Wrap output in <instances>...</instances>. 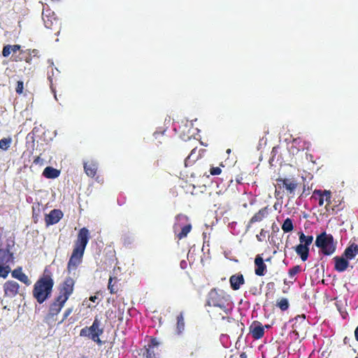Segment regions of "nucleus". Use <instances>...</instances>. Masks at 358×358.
<instances>
[{
	"label": "nucleus",
	"mask_w": 358,
	"mask_h": 358,
	"mask_svg": "<svg viewBox=\"0 0 358 358\" xmlns=\"http://www.w3.org/2000/svg\"><path fill=\"white\" fill-rule=\"evenodd\" d=\"M315 245L320 248L324 255H332L336 249V243L334 242L333 236L325 231L316 237Z\"/></svg>",
	"instance_id": "obj_1"
},
{
	"label": "nucleus",
	"mask_w": 358,
	"mask_h": 358,
	"mask_svg": "<svg viewBox=\"0 0 358 358\" xmlns=\"http://www.w3.org/2000/svg\"><path fill=\"white\" fill-rule=\"evenodd\" d=\"M71 293V292H60L55 298L53 303L50 305L49 313L46 316V320L48 322H54L55 320V317L61 311Z\"/></svg>",
	"instance_id": "obj_2"
},
{
	"label": "nucleus",
	"mask_w": 358,
	"mask_h": 358,
	"mask_svg": "<svg viewBox=\"0 0 358 358\" xmlns=\"http://www.w3.org/2000/svg\"><path fill=\"white\" fill-rule=\"evenodd\" d=\"M299 239L300 243L295 247V252L303 262H306L309 256V246L313 241V236H306L303 232H299Z\"/></svg>",
	"instance_id": "obj_3"
},
{
	"label": "nucleus",
	"mask_w": 358,
	"mask_h": 358,
	"mask_svg": "<svg viewBox=\"0 0 358 358\" xmlns=\"http://www.w3.org/2000/svg\"><path fill=\"white\" fill-rule=\"evenodd\" d=\"M277 185L280 189H282L287 195L293 197L295 190L298 187V182L294 178H278L276 179Z\"/></svg>",
	"instance_id": "obj_4"
},
{
	"label": "nucleus",
	"mask_w": 358,
	"mask_h": 358,
	"mask_svg": "<svg viewBox=\"0 0 358 358\" xmlns=\"http://www.w3.org/2000/svg\"><path fill=\"white\" fill-rule=\"evenodd\" d=\"M53 285L54 281L51 273L45 269L42 276L35 283L34 291H52Z\"/></svg>",
	"instance_id": "obj_5"
},
{
	"label": "nucleus",
	"mask_w": 358,
	"mask_h": 358,
	"mask_svg": "<svg viewBox=\"0 0 358 358\" xmlns=\"http://www.w3.org/2000/svg\"><path fill=\"white\" fill-rule=\"evenodd\" d=\"M312 198L318 200L320 206L324 205V201L327 203L325 208L327 211H329L331 204V192L330 190L315 189L313 192Z\"/></svg>",
	"instance_id": "obj_6"
},
{
	"label": "nucleus",
	"mask_w": 358,
	"mask_h": 358,
	"mask_svg": "<svg viewBox=\"0 0 358 358\" xmlns=\"http://www.w3.org/2000/svg\"><path fill=\"white\" fill-rule=\"evenodd\" d=\"M90 238V231L86 227L81 228L78 231L77 240L75 243L74 249H78L85 252Z\"/></svg>",
	"instance_id": "obj_7"
},
{
	"label": "nucleus",
	"mask_w": 358,
	"mask_h": 358,
	"mask_svg": "<svg viewBox=\"0 0 358 358\" xmlns=\"http://www.w3.org/2000/svg\"><path fill=\"white\" fill-rule=\"evenodd\" d=\"M84 252L83 251L73 248L67 264V271L69 273L77 269L78 266L82 263Z\"/></svg>",
	"instance_id": "obj_8"
},
{
	"label": "nucleus",
	"mask_w": 358,
	"mask_h": 358,
	"mask_svg": "<svg viewBox=\"0 0 358 358\" xmlns=\"http://www.w3.org/2000/svg\"><path fill=\"white\" fill-rule=\"evenodd\" d=\"M43 20L45 27L50 29H57L60 25L59 19L52 11L47 10L45 13H43Z\"/></svg>",
	"instance_id": "obj_9"
},
{
	"label": "nucleus",
	"mask_w": 358,
	"mask_h": 358,
	"mask_svg": "<svg viewBox=\"0 0 358 358\" xmlns=\"http://www.w3.org/2000/svg\"><path fill=\"white\" fill-rule=\"evenodd\" d=\"M223 292H210L207 300V305L209 306L224 308V298L221 294Z\"/></svg>",
	"instance_id": "obj_10"
},
{
	"label": "nucleus",
	"mask_w": 358,
	"mask_h": 358,
	"mask_svg": "<svg viewBox=\"0 0 358 358\" xmlns=\"http://www.w3.org/2000/svg\"><path fill=\"white\" fill-rule=\"evenodd\" d=\"M63 213L59 209H53L49 214H46L45 217V222L47 226L53 225L59 222L63 217Z\"/></svg>",
	"instance_id": "obj_11"
},
{
	"label": "nucleus",
	"mask_w": 358,
	"mask_h": 358,
	"mask_svg": "<svg viewBox=\"0 0 358 358\" xmlns=\"http://www.w3.org/2000/svg\"><path fill=\"white\" fill-rule=\"evenodd\" d=\"M270 211V208L268 206L264 207L259 210L257 213H256L249 220L248 224L247 225V228H250L251 225L255 222H259L262 221L264 218H266Z\"/></svg>",
	"instance_id": "obj_12"
},
{
	"label": "nucleus",
	"mask_w": 358,
	"mask_h": 358,
	"mask_svg": "<svg viewBox=\"0 0 358 358\" xmlns=\"http://www.w3.org/2000/svg\"><path fill=\"white\" fill-rule=\"evenodd\" d=\"M333 259L335 262L334 269L338 272H343L349 266L348 259H347L343 255L341 257L336 256Z\"/></svg>",
	"instance_id": "obj_13"
},
{
	"label": "nucleus",
	"mask_w": 358,
	"mask_h": 358,
	"mask_svg": "<svg viewBox=\"0 0 358 358\" xmlns=\"http://www.w3.org/2000/svg\"><path fill=\"white\" fill-rule=\"evenodd\" d=\"M99 322L97 319H95L92 325L90 327V332L92 334L91 339L99 344L101 343V341L99 338V335L103 333V329L99 327Z\"/></svg>",
	"instance_id": "obj_14"
},
{
	"label": "nucleus",
	"mask_w": 358,
	"mask_h": 358,
	"mask_svg": "<svg viewBox=\"0 0 358 358\" xmlns=\"http://www.w3.org/2000/svg\"><path fill=\"white\" fill-rule=\"evenodd\" d=\"M98 169V163L90 160L84 163V171L87 176L93 178L96 176Z\"/></svg>",
	"instance_id": "obj_15"
},
{
	"label": "nucleus",
	"mask_w": 358,
	"mask_h": 358,
	"mask_svg": "<svg viewBox=\"0 0 358 358\" xmlns=\"http://www.w3.org/2000/svg\"><path fill=\"white\" fill-rule=\"evenodd\" d=\"M229 282L231 287L234 290H237L245 283V279L243 274L238 273L230 277Z\"/></svg>",
	"instance_id": "obj_16"
},
{
	"label": "nucleus",
	"mask_w": 358,
	"mask_h": 358,
	"mask_svg": "<svg viewBox=\"0 0 358 358\" xmlns=\"http://www.w3.org/2000/svg\"><path fill=\"white\" fill-rule=\"evenodd\" d=\"M250 332L252 337L259 339L264 335V327L259 322H254L250 327Z\"/></svg>",
	"instance_id": "obj_17"
},
{
	"label": "nucleus",
	"mask_w": 358,
	"mask_h": 358,
	"mask_svg": "<svg viewBox=\"0 0 358 358\" xmlns=\"http://www.w3.org/2000/svg\"><path fill=\"white\" fill-rule=\"evenodd\" d=\"M255 273L257 275H264L266 270V266L264 262V259L259 255H257L255 259Z\"/></svg>",
	"instance_id": "obj_18"
},
{
	"label": "nucleus",
	"mask_w": 358,
	"mask_h": 358,
	"mask_svg": "<svg viewBox=\"0 0 358 358\" xmlns=\"http://www.w3.org/2000/svg\"><path fill=\"white\" fill-rule=\"evenodd\" d=\"M358 255V245L356 243H352L347 247L343 255L348 260L352 259Z\"/></svg>",
	"instance_id": "obj_19"
},
{
	"label": "nucleus",
	"mask_w": 358,
	"mask_h": 358,
	"mask_svg": "<svg viewBox=\"0 0 358 358\" xmlns=\"http://www.w3.org/2000/svg\"><path fill=\"white\" fill-rule=\"evenodd\" d=\"M11 275L12 277L19 280L20 281H21L22 282L24 283L27 285H30L31 283L28 276L22 271L21 268L14 269L12 271Z\"/></svg>",
	"instance_id": "obj_20"
},
{
	"label": "nucleus",
	"mask_w": 358,
	"mask_h": 358,
	"mask_svg": "<svg viewBox=\"0 0 358 358\" xmlns=\"http://www.w3.org/2000/svg\"><path fill=\"white\" fill-rule=\"evenodd\" d=\"M189 222V218L187 215L179 214L176 217V222L173 225L175 231L182 229V227Z\"/></svg>",
	"instance_id": "obj_21"
},
{
	"label": "nucleus",
	"mask_w": 358,
	"mask_h": 358,
	"mask_svg": "<svg viewBox=\"0 0 358 358\" xmlns=\"http://www.w3.org/2000/svg\"><path fill=\"white\" fill-rule=\"evenodd\" d=\"M60 171L52 166H47L43 171V176L48 179H55L59 177Z\"/></svg>",
	"instance_id": "obj_22"
},
{
	"label": "nucleus",
	"mask_w": 358,
	"mask_h": 358,
	"mask_svg": "<svg viewBox=\"0 0 358 358\" xmlns=\"http://www.w3.org/2000/svg\"><path fill=\"white\" fill-rule=\"evenodd\" d=\"M199 156L200 155L197 153L196 148L192 149L190 154L185 159V166L192 165L199 158Z\"/></svg>",
	"instance_id": "obj_23"
},
{
	"label": "nucleus",
	"mask_w": 358,
	"mask_h": 358,
	"mask_svg": "<svg viewBox=\"0 0 358 358\" xmlns=\"http://www.w3.org/2000/svg\"><path fill=\"white\" fill-rule=\"evenodd\" d=\"M75 280L71 277H66L62 284L61 291H73Z\"/></svg>",
	"instance_id": "obj_24"
},
{
	"label": "nucleus",
	"mask_w": 358,
	"mask_h": 358,
	"mask_svg": "<svg viewBox=\"0 0 358 358\" xmlns=\"http://www.w3.org/2000/svg\"><path fill=\"white\" fill-rule=\"evenodd\" d=\"M184 330H185V319H184L183 313H180V314L177 317L176 334L178 335H180L184 331Z\"/></svg>",
	"instance_id": "obj_25"
},
{
	"label": "nucleus",
	"mask_w": 358,
	"mask_h": 358,
	"mask_svg": "<svg viewBox=\"0 0 358 358\" xmlns=\"http://www.w3.org/2000/svg\"><path fill=\"white\" fill-rule=\"evenodd\" d=\"M275 305L281 310L285 311L287 310L289 306V299L284 296H280L277 299Z\"/></svg>",
	"instance_id": "obj_26"
},
{
	"label": "nucleus",
	"mask_w": 358,
	"mask_h": 358,
	"mask_svg": "<svg viewBox=\"0 0 358 358\" xmlns=\"http://www.w3.org/2000/svg\"><path fill=\"white\" fill-rule=\"evenodd\" d=\"M121 284L117 277H110L108 280V288L110 291H117L120 289Z\"/></svg>",
	"instance_id": "obj_27"
},
{
	"label": "nucleus",
	"mask_w": 358,
	"mask_h": 358,
	"mask_svg": "<svg viewBox=\"0 0 358 358\" xmlns=\"http://www.w3.org/2000/svg\"><path fill=\"white\" fill-rule=\"evenodd\" d=\"M192 224L190 222L188 224H185L182 229H180V231L177 234V237L179 239H182L187 236V234L191 231L192 230Z\"/></svg>",
	"instance_id": "obj_28"
},
{
	"label": "nucleus",
	"mask_w": 358,
	"mask_h": 358,
	"mask_svg": "<svg viewBox=\"0 0 358 358\" xmlns=\"http://www.w3.org/2000/svg\"><path fill=\"white\" fill-rule=\"evenodd\" d=\"M294 229V224L292 219L287 217L282 224V229L285 233L290 232Z\"/></svg>",
	"instance_id": "obj_29"
},
{
	"label": "nucleus",
	"mask_w": 358,
	"mask_h": 358,
	"mask_svg": "<svg viewBox=\"0 0 358 358\" xmlns=\"http://www.w3.org/2000/svg\"><path fill=\"white\" fill-rule=\"evenodd\" d=\"M19 289V285L17 282L9 280L4 285V291H17Z\"/></svg>",
	"instance_id": "obj_30"
},
{
	"label": "nucleus",
	"mask_w": 358,
	"mask_h": 358,
	"mask_svg": "<svg viewBox=\"0 0 358 358\" xmlns=\"http://www.w3.org/2000/svg\"><path fill=\"white\" fill-rule=\"evenodd\" d=\"M50 292H33L34 298L40 303H42L46 299H48Z\"/></svg>",
	"instance_id": "obj_31"
},
{
	"label": "nucleus",
	"mask_w": 358,
	"mask_h": 358,
	"mask_svg": "<svg viewBox=\"0 0 358 358\" xmlns=\"http://www.w3.org/2000/svg\"><path fill=\"white\" fill-rule=\"evenodd\" d=\"M24 82L22 80H18L16 83V87H15V92L18 95L23 94L24 96H27V90L24 92Z\"/></svg>",
	"instance_id": "obj_32"
},
{
	"label": "nucleus",
	"mask_w": 358,
	"mask_h": 358,
	"mask_svg": "<svg viewBox=\"0 0 358 358\" xmlns=\"http://www.w3.org/2000/svg\"><path fill=\"white\" fill-rule=\"evenodd\" d=\"M12 143V138L10 137L3 138L0 140V149L3 150H7Z\"/></svg>",
	"instance_id": "obj_33"
},
{
	"label": "nucleus",
	"mask_w": 358,
	"mask_h": 358,
	"mask_svg": "<svg viewBox=\"0 0 358 358\" xmlns=\"http://www.w3.org/2000/svg\"><path fill=\"white\" fill-rule=\"evenodd\" d=\"M13 52L12 45H6L3 48L2 55L8 57Z\"/></svg>",
	"instance_id": "obj_34"
},
{
	"label": "nucleus",
	"mask_w": 358,
	"mask_h": 358,
	"mask_svg": "<svg viewBox=\"0 0 358 358\" xmlns=\"http://www.w3.org/2000/svg\"><path fill=\"white\" fill-rule=\"evenodd\" d=\"M301 271L300 266H295L289 270V275L292 278Z\"/></svg>",
	"instance_id": "obj_35"
},
{
	"label": "nucleus",
	"mask_w": 358,
	"mask_h": 358,
	"mask_svg": "<svg viewBox=\"0 0 358 358\" xmlns=\"http://www.w3.org/2000/svg\"><path fill=\"white\" fill-rule=\"evenodd\" d=\"M146 357L147 358H156L155 353V349H153V348H151L150 345H148V348L146 349Z\"/></svg>",
	"instance_id": "obj_36"
},
{
	"label": "nucleus",
	"mask_w": 358,
	"mask_h": 358,
	"mask_svg": "<svg viewBox=\"0 0 358 358\" xmlns=\"http://www.w3.org/2000/svg\"><path fill=\"white\" fill-rule=\"evenodd\" d=\"M221 173H222V169L218 166H216V167L212 166L210 169V173L212 176H217V175H220Z\"/></svg>",
	"instance_id": "obj_37"
},
{
	"label": "nucleus",
	"mask_w": 358,
	"mask_h": 358,
	"mask_svg": "<svg viewBox=\"0 0 358 358\" xmlns=\"http://www.w3.org/2000/svg\"><path fill=\"white\" fill-rule=\"evenodd\" d=\"M267 231L264 229H262L259 234L256 236V238L258 241L262 242L264 241V238H265Z\"/></svg>",
	"instance_id": "obj_38"
},
{
	"label": "nucleus",
	"mask_w": 358,
	"mask_h": 358,
	"mask_svg": "<svg viewBox=\"0 0 358 358\" xmlns=\"http://www.w3.org/2000/svg\"><path fill=\"white\" fill-rule=\"evenodd\" d=\"M165 131V130H163L162 131H155L154 133V136L155 139L157 140L158 138L160 139L161 138H162L163 141H164L166 139V138L164 136Z\"/></svg>",
	"instance_id": "obj_39"
},
{
	"label": "nucleus",
	"mask_w": 358,
	"mask_h": 358,
	"mask_svg": "<svg viewBox=\"0 0 358 358\" xmlns=\"http://www.w3.org/2000/svg\"><path fill=\"white\" fill-rule=\"evenodd\" d=\"M80 335L81 336H88L91 338L92 334L90 332V328H84L81 329Z\"/></svg>",
	"instance_id": "obj_40"
},
{
	"label": "nucleus",
	"mask_w": 358,
	"mask_h": 358,
	"mask_svg": "<svg viewBox=\"0 0 358 358\" xmlns=\"http://www.w3.org/2000/svg\"><path fill=\"white\" fill-rule=\"evenodd\" d=\"M72 311H73L72 308H67L64 313L63 319L58 324H62L69 317V315H70V314L72 313Z\"/></svg>",
	"instance_id": "obj_41"
},
{
	"label": "nucleus",
	"mask_w": 358,
	"mask_h": 358,
	"mask_svg": "<svg viewBox=\"0 0 358 358\" xmlns=\"http://www.w3.org/2000/svg\"><path fill=\"white\" fill-rule=\"evenodd\" d=\"M27 51H28V55H29L32 57H39V55H38L39 52L38 50L33 49V50H28Z\"/></svg>",
	"instance_id": "obj_42"
},
{
	"label": "nucleus",
	"mask_w": 358,
	"mask_h": 358,
	"mask_svg": "<svg viewBox=\"0 0 358 358\" xmlns=\"http://www.w3.org/2000/svg\"><path fill=\"white\" fill-rule=\"evenodd\" d=\"M305 298H308L311 301L315 302V300L317 299V295H316L315 292H310V294H308V295L306 294L305 295Z\"/></svg>",
	"instance_id": "obj_43"
},
{
	"label": "nucleus",
	"mask_w": 358,
	"mask_h": 358,
	"mask_svg": "<svg viewBox=\"0 0 358 358\" xmlns=\"http://www.w3.org/2000/svg\"><path fill=\"white\" fill-rule=\"evenodd\" d=\"M295 320H296V321H301L302 322V324L303 326H306V324H307V322L305 320V316L303 315L296 316L295 317Z\"/></svg>",
	"instance_id": "obj_44"
},
{
	"label": "nucleus",
	"mask_w": 358,
	"mask_h": 358,
	"mask_svg": "<svg viewBox=\"0 0 358 358\" xmlns=\"http://www.w3.org/2000/svg\"><path fill=\"white\" fill-rule=\"evenodd\" d=\"M266 289L268 291L273 290L275 289V285L273 282H269L266 284Z\"/></svg>",
	"instance_id": "obj_45"
},
{
	"label": "nucleus",
	"mask_w": 358,
	"mask_h": 358,
	"mask_svg": "<svg viewBox=\"0 0 358 358\" xmlns=\"http://www.w3.org/2000/svg\"><path fill=\"white\" fill-rule=\"evenodd\" d=\"M35 164H43V159L41 158L40 156H36L33 162Z\"/></svg>",
	"instance_id": "obj_46"
},
{
	"label": "nucleus",
	"mask_w": 358,
	"mask_h": 358,
	"mask_svg": "<svg viewBox=\"0 0 358 358\" xmlns=\"http://www.w3.org/2000/svg\"><path fill=\"white\" fill-rule=\"evenodd\" d=\"M150 345L151 346V348H153V349H155V348H157L159 345V343L155 338H152L151 340V343H150Z\"/></svg>",
	"instance_id": "obj_47"
},
{
	"label": "nucleus",
	"mask_w": 358,
	"mask_h": 358,
	"mask_svg": "<svg viewBox=\"0 0 358 358\" xmlns=\"http://www.w3.org/2000/svg\"><path fill=\"white\" fill-rule=\"evenodd\" d=\"M13 53H15L17 51L20 50L21 48V45H12Z\"/></svg>",
	"instance_id": "obj_48"
},
{
	"label": "nucleus",
	"mask_w": 358,
	"mask_h": 358,
	"mask_svg": "<svg viewBox=\"0 0 358 358\" xmlns=\"http://www.w3.org/2000/svg\"><path fill=\"white\" fill-rule=\"evenodd\" d=\"M90 301L93 303H98L99 298L96 296H91L90 297Z\"/></svg>",
	"instance_id": "obj_49"
},
{
	"label": "nucleus",
	"mask_w": 358,
	"mask_h": 358,
	"mask_svg": "<svg viewBox=\"0 0 358 358\" xmlns=\"http://www.w3.org/2000/svg\"><path fill=\"white\" fill-rule=\"evenodd\" d=\"M236 181L238 184L243 183V177L241 176H237L236 178Z\"/></svg>",
	"instance_id": "obj_50"
},
{
	"label": "nucleus",
	"mask_w": 358,
	"mask_h": 358,
	"mask_svg": "<svg viewBox=\"0 0 358 358\" xmlns=\"http://www.w3.org/2000/svg\"><path fill=\"white\" fill-rule=\"evenodd\" d=\"M24 60H25V62H26L27 63H28V64H31V60H32V57H31V56H30V55H29V56H28V57H26V59H25Z\"/></svg>",
	"instance_id": "obj_51"
},
{
	"label": "nucleus",
	"mask_w": 358,
	"mask_h": 358,
	"mask_svg": "<svg viewBox=\"0 0 358 358\" xmlns=\"http://www.w3.org/2000/svg\"><path fill=\"white\" fill-rule=\"evenodd\" d=\"M50 88H51V90H52V92L54 94L55 98L56 99H57V95H56L55 89L53 87L52 85H50Z\"/></svg>",
	"instance_id": "obj_52"
},
{
	"label": "nucleus",
	"mask_w": 358,
	"mask_h": 358,
	"mask_svg": "<svg viewBox=\"0 0 358 358\" xmlns=\"http://www.w3.org/2000/svg\"><path fill=\"white\" fill-rule=\"evenodd\" d=\"M355 336L357 341H358V327L356 328L355 331Z\"/></svg>",
	"instance_id": "obj_53"
},
{
	"label": "nucleus",
	"mask_w": 358,
	"mask_h": 358,
	"mask_svg": "<svg viewBox=\"0 0 358 358\" xmlns=\"http://www.w3.org/2000/svg\"><path fill=\"white\" fill-rule=\"evenodd\" d=\"M317 293L320 294V296H322V298L325 297V293L324 292H317Z\"/></svg>",
	"instance_id": "obj_54"
},
{
	"label": "nucleus",
	"mask_w": 358,
	"mask_h": 358,
	"mask_svg": "<svg viewBox=\"0 0 358 358\" xmlns=\"http://www.w3.org/2000/svg\"><path fill=\"white\" fill-rule=\"evenodd\" d=\"M240 357H241V358H247V355H245V353H242V354L240 355Z\"/></svg>",
	"instance_id": "obj_55"
},
{
	"label": "nucleus",
	"mask_w": 358,
	"mask_h": 358,
	"mask_svg": "<svg viewBox=\"0 0 358 358\" xmlns=\"http://www.w3.org/2000/svg\"><path fill=\"white\" fill-rule=\"evenodd\" d=\"M294 327H295L294 331H296V334H298V335H299V332H298V331H296L297 326L296 325V324H294Z\"/></svg>",
	"instance_id": "obj_56"
},
{
	"label": "nucleus",
	"mask_w": 358,
	"mask_h": 358,
	"mask_svg": "<svg viewBox=\"0 0 358 358\" xmlns=\"http://www.w3.org/2000/svg\"><path fill=\"white\" fill-rule=\"evenodd\" d=\"M227 153H230V152H231V150H230V149H228V150H227Z\"/></svg>",
	"instance_id": "obj_57"
},
{
	"label": "nucleus",
	"mask_w": 358,
	"mask_h": 358,
	"mask_svg": "<svg viewBox=\"0 0 358 358\" xmlns=\"http://www.w3.org/2000/svg\"><path fill=\"white\" fill-rule=\"evenodd\" d=\"M87 306L88 307H90V308L92 306V305H91L90 303V304H87Z\"/></svg>",
	"instance_id": "obj_58"
},
{
	"label": "nucleus",
	"mask_w": 358,
	"mask_h": 358,
	"mask_svg": "<svg viewBox=\"0 0 358 358\" xmlns=\"http://www.w3.org/2000/svg\"><path fill=\"white\" fill-rule=\"evenodd\" d=\"M157 142H158V143H162V141H159V140Z\"/></svg>",
	"instance_id": "obj_59"
},
{
	"label": "nucleus",
	"mask_w": 358,
	"mask_h": 358,
	"mask_svg": "<svg viewBox=\"0 0 358 358\" xmlns=\"http://www.w3.org/2000/svg\"><path fill=\"white\" fill-rule=\"evenodd\" d=\"M211 291L215 292V291H216V289H215V288H214V289H213Z\"/></svg>",
	"instance_id": "obj_60"
}]
</instances>
